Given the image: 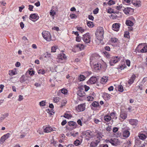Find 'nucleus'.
Instances as JSON below:
<instances>
[{"label": "nucleus", "instance_id": "obj_1", "mask_svg": "<svg viewBox=\"0 0 147 147\" xmlns=\"http://www.w3.org/2000/svg\"><path fill=\"white\" fill-rule=\"evenodd\" d=\"M104 34V30L103 28L102 27H99L96 33L97 39L99 41L102 40L103 38Z\"/></svg>", "mask_w": 147, "mask_h": 147}, {"label": "nucleus", "instance_id": "obj_2", "mask_svg": "<svg viewBox=\"0 0 147 147\" xmlns=\"http://www.w3.org/2000/svg\"><path fill=\"white\" fill-rule=\"evenodd\" d=\"M82 38L84 42L86 44L90 43L91 41V37L88 33H87L83 35Z\"/></svg>", "mask_w": 147, "mask_h": 147}, {"label": "nucleus", "instance_id": "obj_3", "mask_svg": "<svg viewBox=\"0 0 147 147\" xmlns=\"http://www.w3.org/2000/svg\"><path fill=\"white\" fill-rule=\"evenodd\" d=\"M67 59L65 55L63 53H61L59 55L57 59V61L61 63L65 62Z\"/></svg>", "mask_w": 147, "mask_h": 147}, {"label": "nucleus", "instance_id": "obj_4", "mask_svg": "<svg viewBox=\"0 0 147 147\" xmlns=\"http://www.w3.org/2000/svg\"><path fill=\"white\" fill-rule=\"evenodd\" d=\"M43 38L47 41H49L51 39V36L50 33L48 31H45L42 32Z\"/></svg>", "mask_w": 147, "mask_h": 147}, {"label": "nucleus", "instance_id": "obj_5", "mask_svg": "<svg viewBox=\"0 0 147 147\" xmlns=\"http://www.w3.org/2000/svg\"><path fill=\"white\" fill-rule=\"evenodd\" d=\"M106 142L107 143H110L112 145L116 146L118 142V140L116 138H113L110 139L106 140Z\"/></svg>", "mask_w": 147, "mask_h": 147}, {"label": "nucleus", "instance_id": "obj_6", "mask_svg": "<svg viewBox=\"0 0 147 147\" xmlns=\"http://www.w3.org/2000/svg\"><path fill=\"white\" fill-rule=\"evenodd\" d=\"M119 60V58L118 57L113 56L111 58L109 63L111 65L113 66Z\"/></svg>", "mask_w": 147, "mask_h": 147}, {"label": "nucleus", "instance_id": "obj_7", "mask_svg": "<svg viewBox=\"0 0 147 147\" xmlns=\"http://www.w3.org/2000/svg\"><path fill=\"white\" fill-rule=\"evenodd\" d=\"M82 136H88L90 138L94 136L92 132L89 130L83 131L82 133Z\"/></svg>", "mask_w": 147, "mask_h": 147}, {"label": "nucleus", "instance_id": "obj_8", "mask_svg": "<svg viewBox=\"0 0 147 147\" xmlns=\"http://www.w3.org/2000/svg\"><path fill=\"white\" fill-rule=\"evenodd\" d=\"M10 135V133H7V134L4 135L3 136L0 140V144H2L8 138Z\"/></svg>", "mask_w": 147, "mask_h": 147}, {"label": "nucleus", "instance_id": "obj_9", "mask_svg": "<svg viewBox=\"0 0 147 147\" xmlns=\"http://www.w3.org/2000/svg\"><path fill=\"white\" fill-rule=\"evenodd\" d=\"M79 90L78 91L77 94L80 97H83L85 96V94L83 88L82 87L79 88Z\"/></svg>", "mask_w": 147, "mask_h": 147}, {"label": "nucleus", "instance_id": "obj_10", "mask_svg": "<svg viewBox=\"0 0 147 147\" xmlns=\"http://www.w3.org/2000/svg\"><path fill=\"white\" fill-rule=\"evenodd\" d=\"M85 105L84 104H81L78 106L77 110L79 112L83 111L85 109Z\"/></svg>", "mask_w": 147, "mask_h": 147}, {"label": "nucleus", "instance_id": "obj_11", "mask_svg": "<svg viewBox=\"0 0 147 147\" xmlns=\"http://www.w3.org/2000/svg\"><path fill=\"white\" fill-rule=\"evenodd\" d=\"M120 26L118 24L115 23L113 24L112 26V29L116 31L119 30Z\"/></svg>", "mask_w": 147, "mask_h": 147}, {"label": "nucleus", "instance_id": "obj_12", "mask_svg": "<svg viewBox=\"0 0 147 147\" xmlns=\"http://www.w3.org/2000/svg\"><path fill=\"white\" fill-rule=\"evenodd\" d=\"M96 81L97 79L96 77H92L89 80L88 82L91 84H93L96 82Z\"/></svg>", "mask_w": 147, "mask_h": 147}, {"label": "nucleus", "instance_id": "obj_13", "mask_svg": "<svg viewBox=\"0 0 147 147\" xmlns=\"http://www.w3.org/2000/svg\"><path fill=\"white\" fill-rule=\"evenodd\" d=\"M130 124L132 125H136L138 123V121L136 119H130L129 121Z\"/></svg>", "mask_w": 147, "mask_h": 147}, {"label": "nucleus", "instance_id": "obj_14", "mask_svg": "<svg viewBox=\"0 0 147 147\" xmlns=\"http://www.w3.org/2000/svg\"><path fill=\"white\" fill-rule=\"evenodd\" d=\"M136 78V76L135 75L133 74L130 79L128 81V83L129 84H132L134 82Z\"/></svg>", "mask_w": 147, "mask_h": 147}, {"label": "nucleus", "instance_id": "obj_15", "mask_svg": "<svg viewBox=\"0 0 147 147\" xmlns=\"http://www.w3.org/2000/svg\"><path fill=\"white\" fill-rule=\"evenodd\" d=\"M103 136V135L101 133H97V134H96V137L98 139L96 140V142L99 143L100 141V140L102 138V136Z\"/></svg>", "mask_w": 147, "mask_h": 147}, {"label": "nucleus", "instance_id": "obj_16", "mask_svg": "<svg viewBox=\"0 0 147 147\" xmlns=\"http://www.w3.org/2000/svg\"><path fill=\"white\" fill-rule=\"evenodd\" d=\"M130 133L129 131L128 130H125L124 131L123 133V137L125 138H127L128 137Z\"/></svg>", "mask_w": 147, "mask_h": 147}, {"label": "nucleus", "instance_id": "obj_17", "mask_svg": "<svg viewBox=\"0 0 147 147\" xmlns=\"http://www.w3.org/2000/svg\"><path fill=\"white\" fill-rule=\"evenodd\" d=\"M96 58L94 57H90V64L91 65H92V64H93L94 63H96L95 62H96Z\"/></svg>", "mask_w": 147, "mask_h": 147}, {"label": "nucleus", "instance_id": "obj_18", "mask_svg": "<svg viewBox=\"0 0 147 147\" xmlns=\"http://www.w3.org/2000/svg\"><path fill=\"white\" fill-rule=\"evenodd\" d=\"M27 79L25 77V76L23 75L20 78V81L21 83H23L26 82L27 83L26 81Z\"/></svg>", "mask_w": 147, "mask_h": 147}, {"label": "nucleus", "instance_id": "obj_19", "mask_svg": "<svg viewBox=\"0 0 147 147\" xmlns=\"http://www.w3.org/2000/svg\"><path fill=\"white\" fill-rule=\"evenodd\" d=\"M120 116L122 119H125L127 117V114L125 112H121L120 113Z\"/></svg>", "mask_w": 147, "mask_h": 147}, {"label": "nucleus", "instance_id": "obj_20", "mask_svg": "<svg viewBox=\"0 0 147 147\" xmlns=\"http://www.w3.org/2000/svg\"><path fill=\"white\" fill-rule=\"evenodd\" d=\"M53 130V129L51 127H47L44 129V132L45 133H49L51 132Z\"/></svg>", "mask_w": 147, "mask_h": 147}, {"label": "nucleus", "instance_id": "obj_21", "mask_svg": "<svg viewBox=\"0 0 147 147\" xmlns=\"http://www.w3.org/2000/svg\"><path fill=\"white\" fill-rule=\"evenodd\" d=\"M108 78L107 77L103 76L101 78V83L102 84H103L104 82H106L108 81Z\"/></svg>", "mask_w": 147, "mask_h": 147}, {"label": "nucleus", "instance_id": "obj_22", "mask_svg": "<svg viewBox=\"0 0 147 147\" xmlns=\"http://www.w3.org/2000/svg\"><path fill=\"white\" fill-rule=\"evenodd\" d=\"M104 118L105 121L106 122H109L111 120V117L110 116L106 115L104 116Z\"/></svg>", "mask_w": 147, "mask_h": 147}, {"label": "nucleus", "instance_id": "obj_23", "mask_svg": "<svg viewBox=\"0 0 147 147\" xmlns=\"http://www.w3.org/2000/svg\"><path fill=\"white\" fill-rule=\"evenodd\" d=\"M37 15L35 13H33L31 14L29 17V19L32 20V19H35L37 18Z\"/></svg>", "mask_w": 147, "mask_h": 147}, {"label": "nucleus", "instance_id": "obj_24", "mask_svg": "<svg viewBox=\"0 0 147 147\" xmlns=\"http://www.w3.org/2000/svg\"><path fill=\"white\" fill-rule=\"evenodd\" d=\"M125 24L127 26H132L134 24L133 22L129 20H127L126 21Z\"/></svg>", "mask_w": 147, "mask_h": 147}, {"label": "nucleus", "instance_id": "obj_25", "mask_svg": "<svg viewBox=\"0 0 147 147\" xmlns=\"http://www.w3.org/2000/svg\"><path fill=\"white\" fill-rule=\"evenodd\" d=\"M138 136L139 138L142 140H144L146 138V136L143 134H141Z\"/></svg>", "mask_w": 147, "mask_h": 147}, {"label": "nucleus", "instance_id": "obj_26", "mask_svg": "<svg viewBox=\"0 0 147 147\" xmlns=\"http://www.w3.org/2000/svg\"><path fill=\"white\" fill-rule=\"evenodd\" d=\"M130 11V8L128 7L125 8L123 9L124 12L126 14H128Z\"/></svg>", "mask_w": 147, "mask_h": 147}, {"label": "nucleus", "instance_id": "obj_27", "mask_svg": "<svg viewBox=\"0 0 147 147\" xmlns=\"http://www.w3.org/2000/svg\"><path fill=\"white\" fill-rule=\"evenodd\" d=\"M102 119H101V120H99L96 118L94 119V123L98 124H101L102 122Z\"/></svg>", "mask_w": 147, "mask_h": 147}, {"label": "nucleus", "instance_id": "obj_28", "mask_svg": "<svg viewBox=\"0 0 147 147\" xmlns=\"http://www.w3.org/2000/svg\"><path fill=\"white\" fill-rule=\"evenodd\" d=\"M142 53H145L147 52V46H145L140 50Z\"/></svg>", "mask_w": 147, "mask_h": 147}, {"label": "nucleus", "instance_id": "obj_29", "mask_svg": "<svg viewBox=\"0 0 147 147\" xmlns=\"http://www.w3.org/2000/svg\"><path fill=\"white\" fill-rule=\"evenodd\" d=\"M8 113H5L3 115H2L0 117V119L1 120H2L4 119L6 117H7L8 116Z\"/></svg>", "mask_w": 147, "mask_h": 147}, {"label": "nucleus", "instance_id": "obj_30", "mask_svg": "<svg viewBox=\"0 0 147 147\" xmlns=\"http://www.w3.org/2000/svg\"><path fill=\"white\" fill-rule=\"evenodd\" d=\"M85 79V77L83 75H80L78 78V80L80 81H82L84 80Z\"/></svg>", "mask_w": 147, "mask_h": 147}, {"label": "nucleus", "instance_id": "obj_31", "mask_svg": "<svg viewBox=\"0 0 147 147\" xmlns=\"http://www.w3.org/2000/svg\"><path fill=\"white\" fill-rule=\"evenodd\" d=\"M57 49V47L55 46L52 47L51 48V52H56V50Z\"/></svg>", "mask_w": 147, "mask_h": 147}, {"label": "nucleus", "instance_id": "obj_32", "mask_svg": "<svg viewBox=\"0 0 147 147\" xmlns=\"http://www.w3.org/2000/svg\"><path fill=\"white\" fill-rule=\"evenodd\" d=\"M118 91L121 92H123V86L121 85H119L118 86Z\"/></svg>", "mask_w": 147, "mask_h": 147}, {"label": "nucleus", "instance_id": "obj_33", "mask_svg": "<svg viewBox=\"0 0 147 147\" xmlns=\"http://www.w3.org/2000/svg\"><path fill=\"white\" fill-rule=\"evenodd\" d=\"M92 65H94V68L97 70H99V64L98 63H95L92 64Z\"/></svg>", "mask_w": 147, "mask_h": 147}, {"label": "nucleus", "instance_id": "obj_34", "mask_svg": "<svg viewBox=\"0 0 147 147\" xmlns=\"http://www.w3.org/2000/svg\"><path fill=\"white\" fill-rule=\"evenodd\" d=\"M87 25L90 28H92L93 27L94 25L93 23L91 22H87Z\"/></svg>", "mask_w": 147, "mask_h": 147}, {"label": "nucleus", "instance_id": "obj_35", "mask_svg": "<svg viewBox=\"0 0 147 147\" xmlns=\"http://www.w3.org/2000/svg\"><path fill=\"white\" fill-rule=\"evenodd\" d=\"M77 47L79 48L81 50L83 49L84 47V45L82 44H79L77 46Z\"/></svg>", "mask_w": 147, "mask_h": 147}, {"label": "nucleus", "instance_id": "obj_36", "mask_svg": "<svg viewBox=\"0 0 147 147\" xmlns=\"http://www.w3.org/2000/svg\"><path fill=\"white\" fill-rule=\"evenodd\" d=\"M68 123L69 125L71 126H74L76 124L77 125L76 123L73 121H70L68 122Z\"/></svg>", "mask_w": 147, "mask_h": 147}, {"label": "nucleus", "instance_id": "obj_37", "mask_svg": "<svg viewBox=\"0 0 147 147\" xmlns=\"http://www.w3.org/2000/svg\"><path fill=\"white\" fill-rule=\"evenodd\" d=\"M92 105L94 107H97L99 105V103L98 102L95 101L92 104Z\"/></svg>", "mask_w": 147, "mask_h": 147}, {"label": "nucleus", "instance_id": "obj_38", "mask_svg": "<svg viewBox=\"0 0 147 147\" xmlns=\"http://www.w3.org/2000/svg\"><path fill=\"white\" fill-rule=\"evenodd\" d=\"M71 116L70 114L67 113H65L63 116L64 117L68 119L70 118Z\"/></svg>", "mask_w": 147, "mask_h": 147}, {"label": "nucleus", "instance_id": "obj_39", "mask_svg": "<svg viewBox=\"0 0 147 147\" xmlns=\"http://www.w3.org/2000/svg\"><path fill=\"white\" fill-rule=\"evenodd\" d=\"M80 142L79 140H76L74 141V144L75 145L77 146L80 144Z\"/></svg>", "mask_w": 147, "mask_h": 147}, {"label": "nucleus", "instance_id": "obj_40", "mask_svg": "<svg viewBox=\"0 0 147 147\" xmlns=\"http://www.w3.org/2000/svg\"><path fill=\"white\" fill-rule=\"evenodd\" d=\"M38 73L39 74H44L45 73V71L43 69H40L38 70Z\"/></svg>", "mask_w": 147, "mask_h": 147}, {"label": "nucleus", "instance_id": "obj_41", "mask_svg": "<svg viewBox=\"0 0 147 147\" xmlns=\"http://www.w3.org/2000/svg\"><path fill=\"white\" fill-rule=\"evenodd\" d=\"M61 92L65 94H66L67 92V90L65 88H63L61 90Z\"/></svg>", "mask_w": 147, "mask_h": 147}, {"label": "nucleus", "instance_id": "obj_42", "mask_svg": "<svg viewBox=\"0 0 147 147\" xmlns=\"http://www.w3.org/2000/svg\"><path fill=\"white\" fill-rule=\"evenodd\" d=\"M77 28L78 30H79L81 32H84V30L81 27H77Z\"/></svg>", "mask_w": 147, "mask_h": 147}, {"label": "nucleus", "instance_id": "obj_43", "mask_svg": "<svg viewBox=\"0 0 147 147\" xmlns=\"http://www.w3.org/2000/svg\"><path fill=\"white\" fill-rule=\"evenodd\" d=\"M39 105L41 106H44L45 105V102L43 100L39 102Z\"/></svg>", "mask_w": 147, "mask_h": 147}, {"label": "nucleus", "instance_id": "obj_44", "mask_svg": "<svg viewBox=\"0 0 147 147\" xmlns=\"http://www.w3.org/2000/svg\"><path fill=\"white\" fill-rule=\"evenodd\" d=\"M108 4L110 5L115 4V2L112 0H110L107 3Z\"/></svg>", "mask_w": 147, "mask_h": 147}, {"label": "nucleus", "instance_id": "obj_45", "mask_svg": "<svg viewBox=\"0 0 147 147\" xmlns=\"http://www.w3.org/2000/svg\"><path fill=\"white\" fill-rule=\"evenodd\" d=\"M129 32H126L124 34V36L125 38H129Z\"/></svg>", "mask_w": 147, "mask_h": 147}, {"label": "nucleus", "instance_id": "obj_46", "mask_svg": "<svg viewBox=\"0 0 147 147\" xmlns=\"http://www.w3.org/2000/svg\"><path fill=\"white\" fill-rule=\"evenodd\" d=\"M55 14V12L54 10H51L50 12V15L54 16Z\"/></svg>", "mask_w": 147, "mask_h": 147}, {"label": "nucleus", "instance_id": "obj_47", "mask_svg": "<svg viewBox=\"0 0 147 147\" xmlns=\"http://www.w3.org/2000/svg\"><path fill=\"white\" fill-rule=\"evenodd\" d=\"M99 9L98 8H96L93 11V13L94 14H97L98 12Z\"/></svg>", "mask_w": 147, "mask_h": 147}, {"label": "nucleus", "instance_id": "obj_48", "mask_svg": "<svg viewBox=\"0 0 147 147\" xmlns=\"http://www.w3.org/2000/svg\"><path fill=\"white\" fill-rule=\"evenodd\" d=\"M83 88L85 89V90L86 91H87L90 89L89 87L86 85H85L84 86Z\"/></svg>", "mask_w": 147, "mask_h": 147}, {"label": "nucleus", "instance_id": "obj_49", "mask_svg": "<svg viewBox=\"0 0 147 147\" xmlns=\"http://www.w3.org/2000/svg\"><path fill=\"white\" fill-rule=\"evenodd\" d=\"M135 89V90H136L137 89V90H138V89H140V90H142V86L139 85L136 87Z\"/></svg>", "mask_w": 147, "mask_h": 147}, {"label": "nucleus", "instance_id": "obj_50", "mask_svg": "<svg viewBox=\"0 0 147 147\" xmlns=\"http://www.w3.org/2000/svg\"><path fill=\"white\" fill-rule=\"evenodd\" d=\"M51 57V55L50 53L48 52L46 53V55L45 56V57L49 58Z\"/></svg>", "mask_w": 147, "mask_h": 147}, {"label": "nucleus", "instance_id": "obj_51", "mask_svg": "<svg viewBox=\"0 0 147 147\" xmlns=\"http://www.w3.org/2000/svg\"><path fill=\"white\" fill-rule=\"evenodd\" d=\"M147 81V77L144 78L142 80L141 82V83L142 84H144L145 82Z\"/></svg>", "mask_w": 147, "mask_h": 147}, {"label": "nucleus", "instance_id": "obj_52", "mask_svg": "<svg viewBox=\"0 0 147 147\" xmlns=\"http://www.w3.org/2000/svg\"><path fill=\"white\" fill-rule=\"evenodd\" d=\"M106 129L108 132L112 130L111 127L108 126V127H106Z\"/></svg>", "mask_w": 147, "mask_h": 147}, {"label": "nucleus", "instance_id": "obj_53", "mask_svg": "<svg viewBox=\"0 0 147 147\" xmlns=\"http://www.w3.org/2000/svg\"><path fill=\"white\" fill-rule=\"evenodd\" d=\"M28 7H29L28 9L30 10V11H33L32 9L34 8V6L32 5H28Z\"/></svg>", "mask_w": 147, "mask_h": 147}, {"label": "nucleus", "instance_id": "obj_54", "mask_svg": "<svg viewBox=\"0 0 147 147\" xmlns=\"http://www.w3.org/2000/svg\"><path fill=\"white\" fill-rule=\"evenodd\" d=\"M24 6L23 5H22V6H20V7H19V11L20 12H21L22 11V10L24 9Z\"/></svg>", "mask_w": 147, "mask_h": 147}, {"label": "nucleus", "instance_id": "obj_55", "mask_svg": "<svg viewBox=\"0 0 147 147\" xmlns=\"http://www.w3.org/2000/svg\"><path fill=\"white\" fill-rule=\"evenodd\" d=\"M126 63L127 65L129 67L130 66V61L129 60H127L126 61Z\"/></svg>", "mask_w": 147, "mask_h": 147}, {"label": "nucleus", "instance_id": "obj_56", "mask_svg": "<svg viewBox=\"0 0 147 147\" xmlns=\"http://www.w3.org/2000/svg\"><path fill=\"white\" fill-rule=\"evenodd\" d=\"M117 40V39L115 38H112L111 39V41L115 43L116 42Z\"/></svg>", "mask_w": 147, "mask_h": 147}, {"label": "nucleus", "instance_id": "obj_57", "mask_svg": "<svg viewBox=\"0 0 147 147\" xmlns=\"http://www.w3.org/2000/svg\"><path fill=\"white\" fill-rule=\"evenodd\" d=\"M108 12L109 13H116V12H115L113 11V10L111 9H109L108 10Z\"/></svg>", "mask_w": 147, "mask_h": 147}, {"label": "nucleus", "instance_id": "obj_58", "mask_svg": "<svg viewBox=\"0 0 147 147\" xmlns=\"http://www.w3.org/2000/svg\"><path fill=\"white\" fill-rule=\"evenodd\" d=\"M23 99V96L20 95L19 96V99H18V100L19 101H21Z\"/></svg>", "mask_w": 147, "mask_h": 147}, {"label": "nucleus", "instance_id": "obj_59", "mask_svg": "<svg viewBox=\"0 0 147 147\" xmlns=\"http://www.w3.org/2000/svg\"><path fill=\"white\" fill-rule=\"evenodd\" d=\"M89 19L92 21L94 19V17L92 15H89L88 16Z\"/></svg>", "mask_w": 147, "mask_h": 147}, {"label": "nucleus", "instance_id": "obj_60", "mask_svg": "<svg viewBox=\"0 0 147 147\" xmlns=\"http://www.w3.org/2000/svg\"><path fill=\"white\" fill-rule=\"evenodd\" d=\"M104 53L105 55L107 58H109V57L110 55L109 54V53L106 52H104Z\"/></svg>", "mask_w": 147, "mask_h": 147}, {"label": "nucleus", "instance_id": "obj_61", "mask_svg": "<svg viewBox=\"0 0 147 147\" xmlns=\"http://www.w3.org/2000/svg\"><path fill=\"white\" fill-rule=\"evenodd\" d=\"M34 85L35 86H36V87H40L41 86V85L40 84L36 82L34 84Z\"/></svg>", "mask_w": 147, "mask_h": 147}, {"label": "nucleus", "instance_id": "obj_62", "mask_svg": "<svg viewBox=\"0 0 147 147\" xmlns=\"http://www.w3.org/2000/svg\"><path fill=\"white\" fill-rule=\"evenodd\" d=\"M105 95L106 96L108 99H109L111 98V95L107 93H106Z\"/></svg>", "mask_w": 147, "mask_h": 147}, {"label": "nucleus", "instance_id": "obj_63", "mask_svg": "<svg viewBox=\"0 0 147 147\" xmlns=\"http://www.w3.org/2000/svg\"><path fill=\"white\" fill-rule=\"evenodd\" d=\"M118 130V129L117 127H114L113 129V131L114 132H117Z\"/></svg>", "mask_w": 147, "mask_h": 147}, {"label": "nucleus", "instance_id": "obj_64", "mask_svg": "<svg viewBox=\"0 0 147 147\" xmlns=\"http://www.w3.org/2000/svg\"><path fill=\"white\" fill-rule=\"evenodd\" d=\"M67 123V121L66 120H64L61 123V124L62 125H65Z\"/></svg>", "mask_w": 147, "mask_h": 147}]
</instances>
